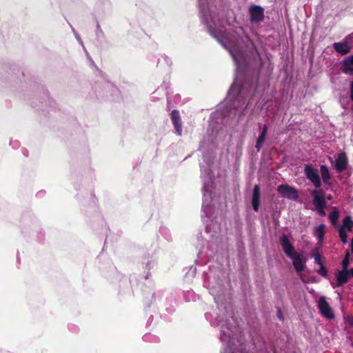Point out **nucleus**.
<instances>
[{
	"label": "nucleus",
	"mask_w": 353,
	"mask_h": 353,
	"mask_svg": "<svg viewBox=\"0 0 353 353\" xmlns=\"http://www.w3.org/2000/svg\"><path fill=\"white\" fill-rule=\"evenodd\" d=\"M325 233V225L323 223L319 225L314 228V235L316 237L319 243H321L324 240Z\"/></svg>",
	"instance_id": "obj_15"
},
{
	"label": "nucleus",
	"mask_w": 353,
	"mask_h": 353,
	"mask_svg": "<svg viewBox=\"0 0 353 353\" xmlns=\"http://www.w3.org/2000/svg\"><path fill=\"white\" fill-rule=\"evenodd\" d=\"M312 256L314 258V259L315 261V263L316 264H318L319 265L323 264L321 263V256H320V254L319 253H314V254H312Z\"/></svg>",
	"instance_id": "obj_27"
},
{
	"label": "nucleus",
	"mask_w": 353,
	"mask_h": 353,
	"mask_svg": "<svg viewBox=\"0 0 353 353\" xmlns=\"http://www.w3.org/2000/svg\"><path fill=\"white\" fill-rule=\"evenodd\" d=\"M280 244L283 248V252L288 258H291L297 252L295 251L294 246L290 243L288 236L283 234L279 240Z\"/></svg>",
	"instance_id": "obj_9"
},
{
	"label": "nucleus",
	"mask_w": 353,
	"mask_h": 353,
	"mask_svg": "<svg viewBox=\"0 0 353 353\" xmlns=\"http://www.w3.org/2000/svg\"><path fill=\"white\" fill-rule=\"evenodd\" d=\"M267 132H268V126H267V125H263L261 132L260 133V135L259 136V137L256 141L255 148H256L257 151H259L261 150V148H262V146L265 142V137H266Z\"/></svg>",
	"instance_id": "obj_14"
},
{
	"label": "nucleus",
	"mask_w": 353,
	"mask_h": 353,
	"mask_svg": "<svg viewBox=\"0 0 353 353\" xmlns=\"http://www.w3.org/2000/svg\"><path fill=\"white\" fill-rule=\"evenodd\" d=\"M339 211L336 208H334L332 212L329 215V219L333 225H336V221L339 219Z\"/></svg>",
	"instance_id": "obj_21"
},
{
	"label": "nucleus",
	"mask_w": 353,
	"mask_h": 353,
	"mask_svg": "<svg viewBox=\"0 0 353 353\" xmlns=\"http://www.w3.org/2000/svg\"><path fill=\"white\" fill-rule=\"evenodd\" d=\"M339 236H340L341 241L343 243H347V235L345 230H344L343 229H339Z\"/></svg>",
	"instance_id": "obj_24"
},
{
	"label": "nucleus",
	"mask_w": 353,
	"mask_h": 353,
	"mask_svg": "<svg viewBox=\"0 0 353 353\" xmlns=\"http://www.w3.org/2000/svg\"><path fill=\"white\" fill-rule=\"evenodd\" d=\"M151 336L150 334H145L144 336H143V339L145 341H148L149 340V338Z\"/></svg>",
	"instance_id": "obj_33"
},
{
	"label": "nucleus",
	"mask_w": 353,
	"mask_h": 353,
	"mask_svg": "<svg viewBox=\"0 0 353 353\" xmlns=\"http://www.w3.org/2000/svg\"><path fill=\"white\" fill-rule=\"evenodd\" d=\"M313 197V204L317 213L321 216H325V208L326 205L325 200L321 192L314 190L312 192Z\"/></svg>",
	"instance_id": "obj_3"
},
{
	"label": "nucleus",
	"mask_w": 353,
	"mask_h": 353,
	"mask_svg": "<svg viewBox=\"0 0 353 353\" xmlns=\"http://www.w3.org/2000/svg\"><path fill=\"white\" fill-rule=\"evenodd\" d=\"M260 196H261L260 186L259 185H255L253 188L252 197V205L253 210L255 212H257L259 209Z\"/></svg>",
	"instance_id": "obj_13"
},
{
	"label": "nucleus",
	"mask_w": 353,
	"mask_h": 353,
	"mask_svg": "<svg viewBox=\"0 0 353 353\" xmlns=\"http://www.w3.org/2000/svg\"><path fill=\"white\" fill-rule=\"evenodd\" d=\"M343 72L346 74H353V64L346 63L343 61Z\"/></svg>",
	"instance_id": "obj_23"
},
{
	"label": "nucleus",
	"mask_w": 353,
	"mask_h": 353,
	"mask_svg": "<svg viewBox=\"0 0 353 353\" xmlns=\"http://www.w3.org/2000/svg\"><path fill=\"white\" fill-rule=\"evenodd\" d=\"M350 99L353 101V81L351 83L350 86Z\"/></svg>",
	"instance_id": "obj_32"
},
{
	"label": "nucleus",
	"mask_w": 353,
	"mask_h": 353,
	"mask_svg": "<svg viewBox=\"0 0 353 353\" xmlns=\"http://www.w3.org/2000/svg\"><path fill=\"white\" fill-rule=\"evenodd\" d=\"M350 279V277L347 275V272L345 270H342L339 271L336 273V281L337 286H342L345 283H346Z\"/></svg>",
	"instance_id": "obj_16"
},
{
	"label": "nucleus",
	"mask_w": 353,
	"mask_h": 353,
	"mask_svg": "<svg viewBox=\"0 0 353 353\" xmlns=\"http://www.w3.org/2000/svg\"><path fill=\"white\" fill-rule=\"evenodd\" d=\"M95 34L97 41H100L105 37V34L101 28L100 24L97 22L96 26Z\"/></svg>",
	"instance_id": "obj_22"
},
{
	"label": "nucleus",
	"mask_w": 353,
	"mask_h": 353,
	"mask_svg": "<svg viewBox=\"0 0 353 353\" xmlns=\"http://www.w3.org/2000/svg\"><path fill=\"white\" fill-rule=\"evenodd\" d=\"M292 261V264L297 272L303 271L305 268V259L299 253H296L290 258Z\"/></svg>",
	"instance_id": "obj_11"
},
{
	"label": "nucleus",
	"mask_w": 353,
	"mask_h": 353,
	"mask_svg": "<svg viewBox=\"0 0 353 353\" xmlns=\"http://www.w3.org/2000/svg\"><path fill=\"white\" fill-rule=\"evenodd\" d=\"M172 64L171 59L165 54H162L158 59L157 65L160 67H168L169 68Z\"/></svg>",
	"instance_id": "obj_18"
},
{
	"label": "nucleus",
	"mask_w": 353,
	"mask_h": 353,
	"mask_svg": "<svg viewBox=\"0 0 353 353\" xmlns=\"http://www.w3.org/2000/svg\"><path fill=\"white\" fill-rule=\"evenodd\" d=\"M249 14L252 23H260L264 19V9L258 5L251 6L249 8Z\"/></svg>",
	"instance_id": "obj_5"
},
{
	"label": "nucleus",
	"mask_w": 353,
	"mask_h": 353,
	"mask_svg": "<svg viewBox=\"0 0 353 353\" xmlns=\"http://www.w3.org/2000/svg\"><path fill=\"white\" fill-rule=\"evenodd\" d=\"M353 228V221L350 216H346L343 220V225L339 229L351 231Z\"/></svg>",
	"instance_id": "obj_19"
},
{
	"label": "nucleus",
	"mask_w": 353,
	"mask_h": 353,
	"mask_svg": "<svg viewBox=\"0 0 353 353\" xmlns=\"http://www.w3.org/2000/svg\"><path fill=\"white\" fill-rule=\"evenodd\" d=\"M350 253L349 252H347L346 254H345V258L343 259V261H342V267H343V270H346V269L347 268L349 264H350Z\"/></svg>",
	"instance_id": "obj_25"
},
{
	"label": "nucleus",
	"mask_w": 353,
	"mask_h": 353,
	"mask_svg": "<svg viewBox=\"0 0 353 353\" xmlns=\"http://www.w3.org/2000/svg\"><path fill=\"white\" fill-rule=\"evenodd\" d=\"M204 222L206 223V230L208 232H211L214 228L215 229V232H217L219 230H220L219 226L215 225L212 220H210V223H208V220H204Z\"/></svg>",
	"instance_id": "obj_20"
},
{
	"label": "nucleus",
	"mask_w": 353,
	"mask_h": 353,
	"mask_svg": "<svg viewBox=\"0 0 353 353\" xmlns=\"http://www.w3.org/2000/svg\"><path fill=\"white\" fill-rule=\"evenodd\" d=\"M277 316H278V318L281 320V321H283V314H282V312H281V310L280 308H279L277 310Z\"/></svg>",
	"instance_id": "obj_30"
},
{
	"label": "nucleus",
	"mask_w": 353,
	"mask_h": 353,
	"mask_svg": "<svg viewBox=\"0 0 353 353\" xmlns=\"http://www.w3.org/2000/svg\"><path fill=\"white\" fill-rule=\"evenodd\" d=\"M351 35L347 36L343 41L334 43L332 45L334 50L341 55H345L350 52L351 47L349 44Z\"/></svg>",
	"instance_id": "obj_8"
},
{
	"label": "nucleus",
	"mask_w": 353,
	"mask_h": 353,
	"mask_svg": "<svg viewBox=\"0 0 353 353\" xmlns=\"http://www.w3.org/2000/svg\"><path fill=\"white\" fill-rule=\"evenodd\" d=\"M346 272H347V275L350 278L353 277V268H352L350 270H347V268Z\"/></svg>",
	"instance_id": "obj_31"
},
{
	"label": "nucleus",
	"mask_w": 353,
	"mask_h": 353,
	"mask_svg": "<svg viewBox=\"0 0 353 353\" xmlns=\"http://www.w3.org/2000/svg\"><path fill=\"white\" fill-rule=\"evenodd\" d=\"M327 199H332V196L330 195V196H327Z\"/></svg>",
	"instance_id": "obj_35"
},
{
	"label": "nucleus",
	"mask_w": 353,
	"mask_h": 353,
	"mask_svg": "<svg viewBox=\"0 0 353 353\" xmlns=\"http://www.w3.org/2000/svg\"><path fill=\"white\" fill-rule=\"evenodd\" d=\"M72 32H74V34L75 36V38L77 39L79 44L85 49V47L83 46V43L79 36V34L75 31V30L72 28Z\"/></svg>",
	"instance_id": "obj_28"
},
{
	"label": "nucleus",
	"mask_w": 353,
	"mask_h": 353,
	"mask_svg": "<svg viewBox=\"0 0 353 353\" xmlns=\"http://www.w3.org/2000/svg\"><path fill=\"white\" fill-rule=\"evenodd\" d=\"M210 165L207 163V165H201V177L203 181V206L202 211L205 214V216L210 219L214 214V208L212 205L213 201L212 197V185L211 172L209 168Z\"/></svg>",
	"instance_id": "obj_1"
},
{
	"label": "nucleus",
	"mask_w": 353,
	"mask_h": 353,
	"mask_svg": "<svg viewBox=\"0 0 353 353\" xmlns=\"http://www.w3.org/2000/svg\"><path fill=\"white\" fill-rule=\"evenodd\" d=\"M348 164V159L345 152L339 153L335 159V170L337 172H342L346 170Z\"/></svg>",
	"instance_id": "obj_10"
},
{
	"label": "nucleus",
	"mask_w": 353,
	"mask_h": 353,
	"mask_svg": "<svg viewBox=\"0 0 353 353\" xmlns=\"http://www.w3.org/2000/svg\"><path fill=\"white\" fill-rule=\"evenodd\" d=\"M304 174L316 188H319L321 185V179L319 170L311 164H307L304 167Z\"/></svg>",
	"instance_id": "obj_2"
},
{
	"label": "nucleus",
	"mask_w": 353,
	"mask_h": 353,
	"mask_svg": "<svg viewBox=\"0 0 353 353\" xmlns=\"http://www.w3.org/2000/svg\"><path fill=\"white\" fill-rule=\"evenodd\" d=\"M321 179L325 184H330L331 179L330 171L327 167L325 165H321L320 167Z\"/></svg>",
	"instance_id": "obj_17"
},
{
	"label": "nucleus",
	"mask_w": 353,
	"mask_h": 353,
	"mask_svg": "<svg viewBox=\"0 0 353 353\" xmlns=\"http://www.w3.org/2000/svg\"><path fill=\"white\" fill-rule=\"evenodd\" d=\"M350 247H351L352 252L353 253V238L351 240Z\"/></svg>",
	"instance_id": "obj_34"
},
{
	"label": "nucleus",
	"mask_w": 353,
	"mask_h": 353,
	"mask_svg": "<svg viewBox=\"0 0 353 353\" xmlns=\"http://www.w3.org/2000/svg\"><path fill=\"white\" fill-rule=\"evenodd\" d=\"M278 192L285 199L291 201H296L299 199L297 190L292 186L286 184H282L277 187Z\"/></svg>",
	"instance_id": "obj_4"
},
{
	"label": "nucleus",
	"mask_w": 353,
	"mask_h": 353,
	"mask_svg": "<svg viewBox=\"0 0 353 353\" xmlns=\"http://www.w3.org/2000/svg\"><path fill=\"white\" fill-rule=\"evenodd\" d=\"M318 273L323 276H325L327 275V270L323 264L320 265V270L318 271Z\"/></svg>",
	"instance_id": "obj_29"
},
{
	"label": "nucleus",
	"mask_w": 353,
	"mask_h": 353,
	"mask_svg": "<svg viewBox=\"0 0 353 353\" xmlns=\"http://www.w3.org/2000/svg\"><path fill=\"white\" fill-rule=\"evenodd\" d=\"M318 308L321 314L327 319H332L334 318V312L324 296L319 298L318 301Z\"/></svg>",
	"instance_id": "obj_7"
},
{
	"label": "nucleus",
	"mask_w": 353,
	"mask_h": 353,
	"mask_svg": "<svg viewBox=\"0 0 353 353\" xmlns=\"http://www.w3.org/2000/svg\"><path fill=\"white\" fill-rule=\"evenodd\" d=\"M199 12H223L222 6H218L216 0H198Z\"/></svg>",
	"instance_id": "obj_6"
},
{
	"label": "nucleus",
	"mask_w": 353,
	"mask_h": 353,
	"mask_svg": "<svg viewBox=\"0 0 353 353\" xmlns=\"http://www.w3.org/2000/svg\"><path fill=\"white\" fill-rule=\"evenodd\" d=\"M10 145L13 149H18L20 147V142L17 140H10Z\"/></svg>",
	"instance_id": "obj_26"
},
{
	"label": "nucleus",
	"mask_w": 353,
	"mask_h": 353,
	"mask_svg": "<svg viewBox=\"0 0 353 353\" xmlns=\"http://www.w3.org/2000/svg\"><path fill=\"white\" fill-rule=\"evenodd\" d=\"M171 120L174 128L175 133L178 136L182 134V125L180 114L178 110H173L171 112Z\"/></svg>",
	"instance_id": "obj_12"
}]
</instances>
